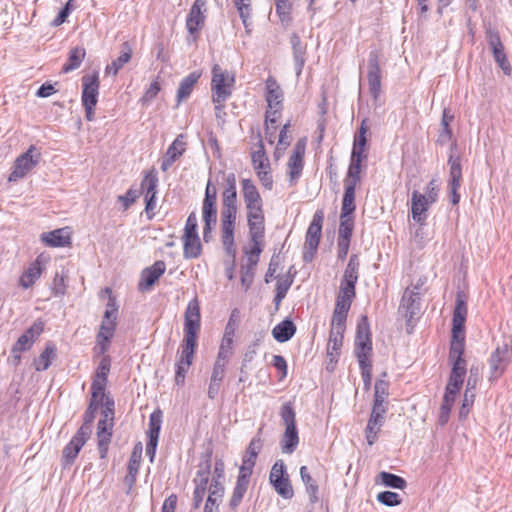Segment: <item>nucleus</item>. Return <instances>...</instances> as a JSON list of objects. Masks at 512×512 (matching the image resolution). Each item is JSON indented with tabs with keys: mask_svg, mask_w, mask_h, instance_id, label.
Returning a JSON list of instances; mask_svg holds the SVG:
<instances>
[{
	"mask_svg": "<svg viewBox=\"0 0 512 512\" xmlns=\"http://www.w3.org/2000/svg\"><path fill=\"white\" fill-rule=\"evenodd\" d=\"M354 228V219L352 215H340V226L338 238L351 239Z\"/></svg>",
	"mask_w": 512,
	"mask_h": 512,
	"instance_id": "de8ad7c7",
	"label": "nucleus"
},
{
	"mask_svg": "<svg viewBox=\"0 0 512 512\" xmlns=\"http://www.w3.org/2000/svg\"><path fill=\"white\" fill-rule=\"evenodd\" d=\"M98 72L87 74L82 77V104H97L99 94Z\"/></svg>",
	"mask_w": 512,
	"mask_h": 512,
	"instance_id": "4468645a",
	"label": "nucleus"
},
{
	"mask_svg": "<svg viewBox=\"0 0 512 512\" xmlns=\"http://www.w3.org/2000/svg\"><path fill=\"white\" fill-rule=\"evenodd\" d=\"M86 56V51L83 47H74L69 51L67 63L64 64L62 71L64 73L71 72L79 68Z\"/></svg>",
	"mask_w": 512,
	"mask_h": 512,
	"instance_id": "c9c22d12",
	"label": "nucleus"
},
{
	"mask_svg": "<svg viewBox=\"0 0 512 512\" xmlns=\"http://www.w3.org/2000/svg\"><path fill=\"white\" fill-rule=\"evenodd\" d=\"M110 371V360L108 357H104L97 369L95 378L93 381L107 384V377Z\"/></svg>",
	"mask_w": 512,
	"mask_h": 512,
	"instance_id": "052dcab7",
	"label": "nucleus"
},
{
	"mask_svg": "<svg viewBox=\"0 0 512 512\" xmlns=\"http://www.w3.org/2000/svg\"><path fill=\"white\" fill-rule=\"evenodd\" d=\"M377 500L381 504L390 506V507L396 506V505L400 504V502H401L399 494H397L395 492H391V491L380 492L377 495Z\"/></svg>",
	"mask_w": 512,
	"mask_h": 512,
	"instance_id": "bf43d9fd",
	"label": "nucleus"
},
{
	"mask_svg": "<svg viewBox=\"0 0 512 512\" xmlns=\"http://www.w3.org/2000/svg\"><path fill=\"white\" fill-rule=\"evenodd\" d=\"M344 331L331 330L329 334V340L327 344V354L330 357V361H337L339 351L343 343Z\"/></svg>",
	"mask_w": 512,
	"mask_h": 512,
	"instance_id": "f704fd0d",
	"label": "nucleus"
},
{
	"mask_svg": "<svg viewBox=\"0 0 512 512\" xmlns=\"http://www.w3.org/2000/svg\"><path fill=\"white\" fill-rule=\"evenodd\" d=\"M246 470L247 469H244L243 471L239 470L236 485L229 501V506L232 510H235L239 506L248 490L252 473H248Z\"/></svg>",
	"mask_w": 512,
	"mask_h": 512,
	"instance_id": "aec40b11",
	"label": "nucleus"
},
{
	"mask_svg": "<svg viewBox=\"0 0 512 512\" xmlns=\"http://www.w3.org/2000/svg\"><path fill=\"white\" fill-rule=\"evenodd\" d=\"M463 381H464V376L451 373L450 377H449L448 384L446 386L445 394L456 396V394L459 392V390L463 384Z\"/></svg>",
	"mask_w": 512,
	"mask_h": 512,
	"instance_id": "13d9d810",
	"label": "nucleus"
},
{
	"mask_svg": "<svg viewBox=\"0 0 512 512\" xmlns=\"http://www.w3.org/2000/svg\"><path fill=\"white\" fill-rule=\"evenodd\" d=\"M295 332L296 326L294 325V323L289 319H285L273 328L272 335L275 338V340H277L280 343H283L290 340L295 334Z\"/></svg>",
	"mask_w": 512,
	"mask_h": 512,
	"instance_id": "c756f323",
	"label": "nucleus"
},
{
	"mask_svg": "<svg viewBox=\"0 0 512 512\" xmlns=\"http://www.w3.org/2000/svg\"><path fill=\"white\" fill-rule=\"evenodd\" d=\"M420 310V297L418 292L406 290L403 294L399 313L406 319L408 323L412 322L414 317Z\"/></svg>",
	"mask_w": 512,
	"mask_h": 512,
	"instance_id": "f3484780",
	"label": "nucleus"
},
{
	"mask_svg": "<svg viewBox=\"0 0 512 512\" xmlns=\"http://www.w3.org/2000/svg\"><path fill=\"white\" fill-rule=\"evenodd\" d=\"M98 408L99 407L96 404L89 402V405L84 413V422L77 431L79 435H83L84 437L90 438L92 432V423L95 420Z\"/></svg>",
	"mask_w": 512,
	"mask_h": 512,
	"instance_id": "58836bf2",
	"label": "nucleus"
},
{
	"mask_svg": "<svg viewBox=\"0 0 512 512\" xmlns=\"http://www.w3.org/2000/svg\"><path fill=\"white\" fill-rule=\"evenodd\" d=\"M379 478L381 479L383 485L387 487L401 490L406 487L405 479L398 475L383 471L379 474Z\"/></svg>",
	"mask_w": 512,
	"mask_h": 512,
	"instance_id": "a18cd8bd",
	"label": "nucleus"
},
{
	"mask_svg": "<svg viewBox=\"0 0 512 512\" xmlns=\"http://www.w3.org/2000/svg\"><path fill=\"white\" fill-rule=\"evenodd\" d=\"M40 159L41 153L34 145H31L26 152L16 158L13 169L9 174L8 181L16 182L19 179L24 178L39 164Z\"/></svg>",
	"mask_w": 512,
	"mask_h": 512,
	"instance_id": "6e6552de",
	"label": "nucleus"
},
{
	"mask_svg": "<svg viewBox=\"0 0 512 512\" xmlns=\"http://www.w3.org/2000/svg\"><path fill=\"white\" fill-rule=\"evenodd\" d=\"M267 161L268 160L265 157L263 145L261 144L259 150L255 151L252 154V163H253L255 170L257 171V170L266 169L268 166V164L266 163Z\"/></svg>",
	"mask_w": 512,
	"mask_h": 512,
	"instance_id": "0e129e2a",
	"label": "nucleus"
},
{
	"mask_svg": "<svg viewBox=\"0 0 512 512\" xmlns=\"http://www.w3.org/2000/svg\"><path fill=\"white\" fill-rule=\"evenodd\" d=\"M232 343L233 339L230 336V333L227 331L223 338L221 345L219 347L218 355L216 359L224 360L229 362L230 356L232 355Z\"/></svg>",
	"mask_w": 512,
	"mask_h": 512,
	"instance_id": "3c124183",
	"label": "nucleus"
},
{
	"mask_svg": "<svg viewBox=\"0 0 512 512\" xmlns=\"http://www.w3.org/2000/svg\"><path fill=\"white\" fill-rule=\"evenodd\" d=\"M467 303L463 292H458L455 301L452 320V341L449 351V359L452 362L451 373L465 376L466 361L464 353V328L467 317Z\"/></svg>",
	"mask_w": 512,
	"mask_h": 512,
	"instance_id": "7ed1b4c3",
	"label": "nucleus"
},
{
	"mask_svg": "<svg viewBox=\"0 0 512 512\" xmlns=\"http://www.w3.org/2000/svg\"><path fill=\"white\" fill-rule=\"evenodd\" d=\"M299 443L298 431L296 427H286L281 440V449L283 453L291 454Z\"/></svg>",
	"mask_w": 512,
	"mask_h": 512,
	"instance_id": "e433bc0d",
	"label": "nucleus"
},
{
	"mask_svg": "<svg viewBox=\"0 0 512 512\" xmlns=\"http://www.w3.org/2000/svg\"><path fill=\"white\" fill-rule=\"evenodd\" d=\"M290 43L293 49L296 74L300 75L305 64V46L302 45L301 39L296 33L291 35Z\"/></svg>",
	"mask_w": 512,
	"mask_h": 512,
	"instance_id": "cd10ccee",
	"label": "nucleus"
},
{
	"mask_svg": "<svg viewBox=\"0 0 512 512\" xmlns=\"http://www.w3.org/2000/svg\"><path fill=\"white\" fill-rule=\"evenodd\" d=\"M280 415L286 427H296V413L290 402L281 407Z\"/></svg>",
	"mask_w": 512,
	"mask_h": 512,
	"instance_id": "864d4df0",
	"label": "nucleus"
},
{
	"mask_svg": "<svg viewBox=\"0 0 512 512\" xmlns=\"http://www.w3.org/2000/svg\"><path fill=\"white\" fill-rule=\"evenodd\" d=\"M261 449H262L261 438L258 436L252 438V440L250 441V443L247 447L246 454L243 456L242 465L240 466L239 470L243 471L244 469H247L246 471L248 473H252L253 468L255 466L257 456H258L259 452L261 451Z\"/></svg>",
	"mask_w": 512,
	"mask_h": 512,
	"instance_id": "412c9836",
	"label": "nucleus"
},
{
	"mask_svg": "<svg viewBox=\"0 0 512 512\" xmlns=\"http://www.w3.org/2000/svg\"><path fill=\"white\" fill-rule=\"evenodd\" d=\"M322 223H323V212L317 211L313 219L307 229L306 238L304 243V253L303 259L306 262H309L313 259L314 254L317 251L321 233H322Z\"/></svg>",
	"mask_w": 512,
	"mask_h": 512,
	"instance_id": "1a4fd4ad",
	"label": "nucleus"
},
{
	"mask_svg": "<svg viewBox=\"0 0 512 512\" xmlns=\"http://www.w3.org/2000/svg\"><path fill=\"white\" fill-rule=\"evenodd\" d=\"M117 317L118 305L115 298L110 296L97 334V344L100 346L101 353H105L108 350L110 341L115 333Z\"/></svg>",
	"mask_w": 512,
	"mask_h": 512,
	"instance_id": "0eeeda50",
	"label": "nucleus"
},
{
	"mask_svg": "<svg viewBox=\"0 0 512 512\" xmlns=\"http://www.w3.org/2000/svg\"><path fill=\"white\" fill-rule=\"evenodd\" d=\"M367 68L369 92L373 99L377 101L381 93L380 52L377 49L369 52Z\"/></svg>",
	"mask_w": 512,
	"mask_h": 512,
	"instance_id": "9d476101",
	"label": "nucleus"
},
{
	"mask_svg": "<svg viewBox=\"0 0 512 512\" xmlns=\"http://www.w3.org/2000/svg\"><path fill=\"white\" fill-rule=\"evenodd\" d=\"M227 364V361L216 359L210 379H212L214 382H222L225 376Z\"/></svg>",
	"mask_w": 512,
	"mask_h": 512,
	"instance_id": "e2e57ef3",
	"label": "nucleus"
},
{
	"mask_svg": "<svg viewBox=\"0 0 512 512\" xmlns=\"http://www.w3.org/2000/svg\"><path fill=\"white\" fill-rule=\"evenodd\" d=\"M210 460H206L205 463L199 466V470L194 479L195 487L207 489V484L209 482L210 476Z\"/></svg>",
	"mask_w": 512,
	"mask_h": 512,
	"instance_id": "49530a36",
	"label": "nucleus"
},
{
	"mask_svg": "<svg viewBox=\"0 0 512 512\" xmlns=\"http://www.w3.org/2000/svg\"><path fill=\"white\" fill-rule=\"evenodd\" d=\"M162 423V412L160 410L154 411L149 417V429H148V447L156 448L159 438V433Z\"/></svg>",
	"mask_w": 512,
	"mask_h": 512,
	"instance_id": "c85d7f7f",
	"label": "nucleus"
},
{
	"mask_svg": "<svg viewBox=\"0 0 512 512\" xmlns=\"http://www.w3.org/2000/svg\"><path fill=\"white\" fill-rule=\"evenodd\" d=\"M200 330V307L197 299L188 303L184 319V339L181 344L180 356L176 363L175 382L183 385L185 375L192 365L197 347V335Z\"/></svg>",
	"mask_w": 512,
	"mask_h": 512,
	"instance_id": "f257e3e1",
	"label": "nucleus"
},
{
	"mask_svg": "<svg viewBox=\"0 0 512 512\" xmlns=\"http://www.w3.org/2000/svg\"><path fill=\"white\" fill-rule=\"evenodd\" d=\"M300 477L302 482L306 486V492L309 495V500L311 503H316L318 501V491L319 487L315 480L309 474L308 468L306 466H302L300 468Z\"/></svg>",
	"mask_w": 512,
	"mask_h": 512,
	"instance_id": "4c0bfd02",
	"label": "nucleus"
},
{
	"mask_svg": "<svg viewBox=\"0 0 512 512\" xmlns=\"http://www.w3.org/2000/svg\"><path fill=\"white\" fill-rule=\"evenodd\" d=\"M88 439V437L79 435V433L76 432L71 441L63 449V459L65 465H70L75 461L78 453Z\"/></svg>",
	"mask_w": 512,
	"mask_h": 512,
	"instance_id": "b1692460",
	"label": "nucleus"
},
{
	"mask_svg": "<svg viewBox=\"0 0 512 512\" xmlns=\"http://www.w3.org/2000/svg\"><path fill=\"white\" fill-rule=\"evenodd\" d=\"M434 202H430L426 195L418 192H412L411 196V214L414 221L420 225H424L427 219V211Z\"/></svg>",
	"mask_w": 512,
	"mask_h": 512,
	"instance_id": "dca6fc26",
	"label": "nucleus"
},
{
	"mask_svg": "<svg viewBox=\"0 0 512 512\" xmlns=\"http://www.w3.org/2000/svg\"><path fill=\"white\" fill-rule=\"evenodd\" d=\"M255 267L243 265L241 268V283L245 290H248L253 282Z\"/></svg>",
	"mask_w": 512,
	"mask_h": 512,
	"instance_id": "69168bd1",
	"label": "nucleus"
},
{
	"mask_svg": "<svg viewBox=\"0 0 512 512\" xmlns=\"http://www.w3.org/2000/svg\"><path fill=\"white\" fill-rule=\"evenodd\" d=\"M383 424L384 420L370 416L365 429L366 440L370 446H372L376 442L377 434L380 431Z\"/></svg>",
	"mask_w": 512,
	"mask_h": 512,
	"instance_id": "a19ab883",
	"label": "nucleus"
},
{
	"mask_svg": "<svg viewBox=\"0 0 512 512\" xmlns=\"http://www.w3.org/2000/svg\"><path fill=\"white\" fill-rule=\"evenodd\" d=\"M233 3L239 12L243 25L245 28H248V20L251 12L250 0H233Z\"/></svg>",
	"mask_w": 512,
	"mask_h": 512,
	"instance_id": "5fc2aeb1",
	"label": "nucleus"
},
{
	"mask_svg": "<svg viewBox=\"0 0 512 512\" xmlns=\"http://www.w3.org/2000/svg\"><path fill=\"white\" fill-rule=\"evenodd\" d=\"M241 193L245 204L249 236L256 239L265 235V213L263 199L258 188L251 179L245 178L241 182Z\"/></svg>",
	"mask_w": 512,
	"mask_h": 512,
	"instance_id": "20e7f679",
	"label": "nucleus"
},
{
	"mask_svg": "<svg viewBox=\"0 0 512 512\" xmlns=\"http://www.w3.org/2000/svg\"><path fill=\"white\" fill-rule=\"evenodd\" d=\"M197 226V216L195 212H191L187 218L183 236H186V238H188L193 235H198Z\"/></svg>",
	"mask_w": 512,
	"mask_h": 512,
	"instance_id": "338daca9",
	"label": "nucleus"
},
{
	"mask_svg": "<svg viewBox=\"0 0 512 512\" xmlns=\"http://www.w3.org/2000/svg\"><path fill=\"white\" fill-rule=\"evenodd\" d=\"M47 262L48 257L44 254L37 256L36 260L29 265L27 270L20 277V286L25 289L30 288L41 276Z\"/></svg>",
	"mask_w": 512,
	"mask_h": 512,
	"instance_id": "a211bd4d",
	"label": "nucleus"
},
{
	"mask_svg": "<svg viewBox=\"0 0 512 512\" xmlns=\"http://www.w3.org/2000/svg\"><path fill=\"white\" fill-rule=\"evenodd\" d=\"M225 188L222 192V209L220 218L221 240L225 252L235 256L234 230L238 212L236 175L224 174Z\"/></svg>",
	"mask_w": 512,
	"mask_h": 512,
	"instance_id": "f03ea898",
	"label": "nucleus"
},
{
	"mask_svg": "<svg viewBox=\"0 0 512 512\" xmlns=\"http://www.w3.org/2000/svg\"><path fill=\"white\" fill-rule=\"evenodd\" d=\"M202 218L204 221L203 239L205 242L209 241L212 229L217 223V208L216 205L203 204L202 205Z\"/></svg>",
	"mask_w": 512,
	"mask_h": 512,
	"instance_id": "bb28decb",
	"label": "nucleus"
},
{
	"mask_svg": "<svg viewBox=\"0 0 512 512\" xmlns=\"http://www.w3.org/2000/svg\"><path fill=\"white\" fill-rule=\"evenodd\" d=\"M346 312H340L337 310H334L332 321H331V330H338V331H344L346 329V319H347Z\"/></svg>",
	"mask_w": 512,
	"mask_h": 512,
	"instance_id": "680f3d73",
	"label": "nucleus"
},
{
	"mask_svg": "<svg viewBox=\"0 0 512 512\" xmlns=\"http://www.w3.org/2000/svg\"><path fill=\"white\" fill-rule=\"evenodd\" d=\"M456 396L444 394L443 403L440 408V423L445 424L448 421V417L451 411V407L455 401Z\"/></svg>",
	"mask_w": 512,
	"mask_h": 512,
	"instance_id": "4d7b16f0",
	"label": "nucleus"
},
{
	"mask_svg": "<svg viewBox=\"0 0 512 512\" xmlns=\"http://www.w3.org/2000/svg\"><path fill=\"white\" fill-rule=\"evenodd\" d=\"M44 330V322L40 319L36 320L32 326L27 329L24 334L28 336L29 340L34 342L43 332Z\"/></svg>",
	"mask_w": 512,
	"mask_h": 512,
	"instance_id": "774afa93",
	"label": "nucleus"
},
{
	"mask_svg": "<svg viewBox=\"0 0 512 512\" xmlns=\"http://www.w3.org/2000/svg\"><path fill=\"white\" fill-rule=\"evenodd\" d=\"M157 185H158L157 172L154 169H152L144 176V178L141 182V188L145 194V202H146L145 210L147 213L153 211L156 207Z\"/></svg>",
	"mask_w": 512,
	"mask_h": 512,
	"instance_id": "2eb2a0df",
	"label": "nucleus"
},
{
	"mask_svg": "<svg viewBox=\"0 0 512 512\" xmlns=\"http://www.w3.org/2000/svg\"><path fill=\"white\" fill-rule=\"evenodd\" d=\"M112 423L106 426L105 421H99L97 425L98 451L101 459L107 457L112 438Z\"/></svg>",
	"mask_w": 512,
	"mask_h": 512,
	"instance_id": "393cba45",
	"label": "nucleus"
},
{
	"mask_svg": "<svg viewBox=\"0 0 512 512\" xmlns=\"http://www.w3.org/2000/svg\"><path fill=\"white\" fill-rule=\"evenodd\" d=\"M56 358V346L53 343H47L43 352L34 361L37 371H45L49 368L52 361Z\"/></svg>",
	"mask_w": 512,
	"mask_h": 512,
	"instance_id": "72a5a7b5",
	"label": "nucleus"
},
{
	"mask_svg": "<svg viewBox=\"0 0 512 512\" xmlns=\"http://www.w3.org/2000/svg\"><path fill=\"white\" fill-rule=\"evenodd\" d=\"M183 240V256L186 259L198 258L202 252V245L198 235H193L188 238L182 236Z\"/></svg>",
	"mask_w": 512,
	"mask_h": 512,
	"instance_id": "2f4dec72",
	"label": "nucleus"
},
{
	"mask_svg": "<svg viewBox=\"0 0 512 512\" xmlns=\"http://www.w3.org/2000/svg\"><path fill=\"white\" fill-rule=\"evenodd\" d=\"M166 265L163 261H156L152 266L145 268L141 273L139 289L148 291L155 282L164 274Z\"/></svg>",
	"mask_w": 512,
	"mask_h": 512,
	"instance_id": "6ab92c4d",
	"label": "nucleus"
},
{
	"mask_svg": "<svg viewBox=\"0 0 512 512\" xmlns=\"http://www.w3.org/2000/svg\"><path fill=\"white\" fill-rule=\"evenodd\" d=\"M199 78L200 74H198L197 72H192L181 80L179 88L177 90L178 104L186 100L191 95L193 88L195 84L198 82Z\"/></svg>",
	"mask_w": 512,
	"mask_h": 512,
	"instance_id": "7c9ffc66",
	"label": "nucleus"
},
{
	"mask_svg": "<svg viewBox=\"0 0 512 512\" xmlns=\"http://www.w3.org/2000/svg\"><path fill=\"white\" fill-rule=\"evenodd\" d=\"M486 39L496 63L506 75L510 74L511 67L504 52V46L501 42L498 32L491 27H488L486 29Z\"/></svg>",
	"mask_w": 512,
	"mask_h": 512,
	"instance_id": "f8f14e48",
	"label": "nucleus"
},
{
	"mask_svg": "<svg viewBox=\"0 0 512 512\" xmlns=\"http://www.w3.org/2000/svg\"><path fill=\"white\" fill-rule=\"evenodd\" d=\"M372 353V341L368 319L362 316L357 325L355 338V355L357 357L363 381L369 383L371 379L372 364L370 361Z\"/></svg>",
	"mask_w": 512,
	"mask_h": 512,
	"instance_id": "39448f33",
	"label": "nucleus"
},
{
	"mask_svg": "<svg viewBox=\"0 0 512 512\" xmlns=\"http://www.w3.org/2000/svg\"><path fill=\"white\" fill-rule=\"evenodd\" d=\"M271 484L273 485L275 491L283 498L290 499L293 497L294 492L288 476L281 479L275 478Z\"/></svg>",
	"mask_w": 512,
	"mask_h": 512,
	"instance_id": "79ce46f5",
	"label": "nucleus"
},
{
	"mask_svg": "<svg viewBox=\"0 0 512 512\" xmlns=\"http://www.w3.org/2000/svg\"><path fill=\"white\" fill-rule=\"evenodd\" d=\"M356 209L355 193L345 192L342 200L341 215H352Z\"/></svg>",
	"mask_w": 512,
	"mask_h": 512,
	"instance_id": "6e6d98bb",
	"label": "nucleus"
},
{
	"mask_svg": "<svg viewBox=\"0 0 512 512\" xmlns=\"http://www.w3.org/2000/svg\"><path fill=\"white\" fill-rule=\"evenodd\" d=\"M105 383L93 381L91 385V398L90 403L96 404L98 407L102 404L107 397L105 394Z\"/></svg>",
	"mask_w": 512,
	"mask_h": 512,
	"instance_id": "603ef678",
	"label": "nucleus"
},
{
	"mask_svg": "<svg viewBox=\"0 0 512 512\" xmlns=\"http://www.w3.org/2000/svg\"><path fill=\"white\" fill-rule=\"evenodd\" d=\"M132 54L133 49L131 45L128 42L122 43L120 55L111 64L106 66L105 73L116 76L119 70L131 60Z\"/></svg>",
	"mask_w": 512,
	"mask_h": 512,
	"instance_id": "a878e982",
	"label": "nucleus"
},
{
	"mask_svg": "<svg viewBox=\"0 0 512 512\" xmlns=\"http://www.w3.org/2000/svg\"><path fill=\"white\" fill-rule=\"evenodd\" d=\"M265 96L269 108H283V91L272 76H269L266 80Z\"/></svg>",
	"mask_w": 512,
	"mask_h": 512,
	"instance_id": "4be33fe9",
	"label": "nucleus"
},
{
	"mask_svg": "<svg viewBox=\"0 0 512 512\" xmlns=\"http://www.w3.org/2000/svg\"><path fill=\"white\" fill-rule=\"evenodd\" d=\"M288 170L290 185H294L302 173L303 160L290 157L288 161Z\"/></svg>",
	"mask_w": 512,
	"mask_h": 512,
	"instance_id": "8fccbe9b",
	"label": "nucleus"
},
{
	"mask_svg": "<svg viewBox=\"0 0 512 512\" xmlns=\"http://www.w3.org/2000/svg\"><path fill=\"white\" fill-rule=\"evenodd\" d=\"M511 356V349L507 344H504L502 346H498L495 351L492 353L489 364H490V370L491 375L490 379H497L499 378L508 362Z\"/></svg>",
	"mask_w": 512,
	"mask_h": 512,
	"instance_id": "ddd939ff",
	"label": "nucleus"
},
{
	"mask_svg": "<svg viewBox=\"0 0 512 512\" xmlns=\"http://www.w3.org/2000/svg\"><path fill=\"white\" fill-rule=\"evenodd\" d=\"M187 143L185 141V135L180 134L176 137V139L172 142V144L168 147L166 151V155L170 156V158L179 159L186 150Z\"/></svg>",
	"mask_w": 512,
	"mask_h": 512,
	"instance_id": "37998d69",
	"label": "nucleus"
},
{
	"mask_svg": "<svg viewBox=\"0 0 512 512\" xmlns=\"http://www.w3.org/2000/svg\"><path fill=\"white\" fill-rule=\"evenodd\" d=\"M448 164L450 166L449 172V189H459L461 185L462 179V169L460 164V158L454 157L451 153L448 159Z\"/></svg>",
	"mask_w": 512,
	"mask_h": 512,
	"instance_id": "473e14b6",
	"label": "nucleus"
},
{
	"mask_svg": "<svg viewBox=\"0 0 512 512\" xmlns=\"http://www.w3.org/2000/svg\"><path fill=\"white\" fill-rule=\"evenodd\" d=\"M235 78L223 70L218 64L212 68V101L215 104V110H224L225 102L232 94Z\"/></svg>",
	"mask_w": 512,
	"mask_h": 512,
	"instance_id": "423d86ee",
	"label": "nucleus"
},
{
	"mask_svg": "<svg viewBox=\"0 0 512 512\" xmlns=\"http://www.w3.org/2000/svg\"><path fill=\"white\" fill-rule=\"evenodd\" d=\"M206 0H195L191 6L186 19V28L193 40L196 39L200 29L204 26L206 19Z\"/></svg>",
	"mask_w": 512,
	"mask_h": 512,
	"instance_id": "9b49d317",
	"label": "nucleus"
},
{
	"mask_svg": "<svg viewBox=\"0 0 512 512\" xmlns=\"http://www.w3.org/2000/svg\"><path fill=\"white\" fill-rule=\"evenodd\" d=\"M359 267L360 262L358 256L356 254L351 255L344 271L342 280L356 284L359 278Z\"/></svg>",
	"mask_w": 512,
	"mask_h": 512,
	"instance_id": "ea45409f",
	"label": "nucleus"
},
{
	"mask_svg": "<svg viewBox=\"0 0 512 512\" xmlns=\"http://www.w3.org/2000/svg\"><path fill=\"white\" fill-rule=\"evenodd\" d=\"M41 240L49 247H64L70 244V233L67 228H60L51 232L42 233Z\"/></svg>",
	"mask_w": 512,
	"mask_h": 512,
	"instance_id": "5701e85b",
	"label": "nucleus"
},
{
	"mask_svg": "<svg viewBox=\"0 0 512 512\" xmlns=\"http://www.w3.org/2000/svg\"><path fill=\"white\" fill-rule=\"evenodd\" d=\"M250 239H251V242L253 243V247L247 253V259H246L245 265L256 268L258 261H259V256L262 252V242H263L264 237H260L259 239H256V240H255V238L250 237Z\"/></svg>",
	"mask_w": 512,
	"mask_h": 512,
	"instance_id": "c03bdc74",
	"label": "nucleus"
},
{
	"mask_svg": "<svg viewBox=\"0 0 512 512\" xmlns=\"http://www.w3.org/2000/svg\"><path fill=\"white\" fill-rule=\"evenodd\" d=\"M33 343L24 333L18 338L12 347V354L16 364L20 361V353L29 350Z\"/></svg>",
	"mask_w": 512,
	"mask_h": 512,
	"instance_id": "09e8293b",
	"label": "nucleus"
}]
</instances>
